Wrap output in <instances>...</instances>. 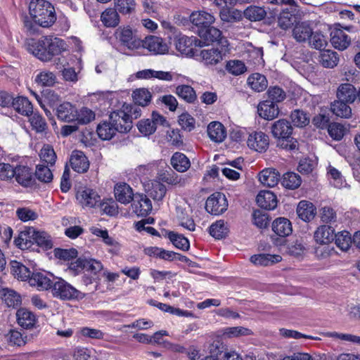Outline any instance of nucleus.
<instances>
[{"mask_svg":"<svg viewBox=\"0 0 360 360\" xmlns=\"http://www.w3.org/2000/svg\"><path fill=\"white\" fill-rule=\"evenodd\" d=\"M198 35L202 39L210 42H217L220 46L229 47V43L226 37L222 36L221 31L210 25L205 29L198 30Z\"/></svg>","mask_w":360,"mask_h":360,"instance_id":"4468645a","label":"nucleus"},{"mask_svg":"<svg viewBox=\"0 0 360 360\" xmlns=\"http://www.w3.org/2000/svg\"><path fill=\"white\" fill-rule=\"evenodd\" d=\"M29 284L36 288L38 290H46L51 288L53 282L44 272L35 271L28 281Z\"/></svg>","mask_w":360,"mask_h":360,"instance_id":"cd10ccee","label":"nucleus"},{"mask_svg":"<svg viewBox=\"0 0 360 360\" xmlns=\"http://www.w3.org/2000/svg\"><path fill=\"white\" fill-rule=\"evenodd\" d=\"M114 192L116 200L124 205L131 202L135 196L131 186L126 183L117 184Z\"/></svg>","mask_w":360,"mask_h":360,"instance_id":"6ab92c4d","label":"nucleus"},{"mask_svg":"<svg viewBox=\"0 0 360 360\" xmlns=\"http://www.w3.org/2000/svg\"><path fill=\"white\" fill-rule=\"evenodd\" d=\"M176 49L184 55L189 57L198 56L196 46H200V41L194 37H179L175 43Z\"/></svg>","mask_w":360,"mask_h":360,"instance_id":"9b49d317","label":"nucleus"},{"mask_svg":"<svg viewBox=\"0 0 360 360\" xmlns=\"http://www.w3.org/2000/svg\"><path fill=\"white\" fill-rule=\"evenodd\" d=\"M144 253L149 257H154L165 260H173L175 257V253L165 250L158 247H148L144 249Z\"/></svg>","mask_w":360,"mask_h":360,"instance_id":"de8ad7c7","label":"nucleus"},{"mask_svg":"<svg viewBox=\"0 0 360 360\" xmlns=\"http://www.w3.org/2000/svg\"><path fill=\"white\" fill-rule=\"evenodd\" d=\"M131 202L133 212L136 213L137 216L145 217L152 210L153 207L151 201L144 194L136 193Z\"/></svg>","mask_w":360,"mask_h":360,"instance_id":"2eb2a0df","label":"nucleus"},{"mask_svg":"<svg viewBox=\"0 0 360 360\" xmlns=\"http://www.w3.org/2000/svg\"><path fill=\"white\" fill-rule=\"evenodd\" d=\"M352 241L350 233L346 231L339 232L335 237L337 247L344 252L349 249Z\"/></svg>","mask_w":360,"mask_h":360,"instance_id":"13d9d810","label":"nucleus"},{"mask_svg":"<svg viewBox=\"0 0 360 360\" xmlns=\"http://www.w3.org/2000/svg\"><path fill=\"white\" fill-rule=\"evenodd\" d=\"M257 112L259 117L266 120H272L279 114L278 105L269 100L259 103Z\"/></svg>","mask_w":360,"mask_h":360,"instance_id":"4be33fe9","label":"nucleus"},{"mask_svg":"<svg viewBox=\"0 0 360 360\" xmlns=\"http://www.w3.org/2000/svg\"><path fill=\"white\" fill-rule=\"evenodd\" d=\"M75 117L74 121H76L77 124H86L95 119V114L91 110L82 108L79 111L76 109Z\"/></svg>","mask_w":360,"mask_h":360,"instance_id":"e2e57ef3","label":"nucleus"},{"mask_svg":"<svg viewBox=\"0 0 360 360\" xmlns=\"http://www.w3.org/2000/svg\"><path fill=\"white\" fill-rule=\"evenodd\" d=\"M70 162L72 169L78 173H84L89 167L87 158L83 152L79 150L72 152Z\"/></svg>","mask_w":360,"mask_h":360,"instance_id":"b1692460","label":"nucleus"},{"mask_svg":"<svg viewBox=\"0 0 360 360\" xmlns=\"http://www.w3.org/2000/svg\"><path fill=\"white\" fill-rule=\"evenodd\" d=\"M334 239V229L328 225L321 226L316 230V243L326 244Z\"/></svg>","mask_w":360,"mask_h":360,"instance_id":"3c124183","label":"nucleus"},{"mask_svg":"<svg viewBox=\"0 0 360 360\" xmlns=\"http://www.w3.org/2000/svg\"><path fill=\"white\" fill-rule=\"evenodd\" d=\"M347 103L340 100L331 103L330 110L334 115L342 118H349L352 115V109Z\"/></svg>","mask_w":360,"mask_h":360,"instance_id":"c03bdc74","label":"nucleus"},{"mask_svg":"<svg viewBox=\"0 0 360 360\" xmlns=\"http://www.w3.org/2000/svg\"><path fill=\"white\" fill-rule=\"evenodd\" d=\"M228 232V226L223 220H218L210 226V233L216 239L226 237Z\"/></svg>","mask_w":360,"mask_h":360,"instance_id":"6e6d98bb","label":"nucleus"},{"mask_svg":"<svg viewBox=\"0 0 360 360\" xmlns=\"http://www.w3.org/2000/svg\"><path fill=\"white\" fill-rule=\"evenodd\" d=\"M52 294L55 297L63 300H82L85 294L75 288L65 280L57 278L51 286Z\"/></svg>","mask_w":360,"mask_h":360,"instance_id":"7ed1b4c3","label":"nucleus"},{"mask_svg":"<svg viewBox=\"0 0 360 360\" xmlns=\"http://www.w3.org/2000/svg\"><path fill=\"white\" fill-rule=\"evenodd\" d=\"M117 112H122L125 115L123 118L126 122L129 123V131L131 127V120L137 119L141 115V110L139 106L129 104L123 105L122 110Z\"/></svg>","mask_w":360,"mask_h":360,"instance_id":"09e8293b","label":"nucleus"},{"mask_svg":"<svg viewBox=\"0 0 360 360\" xmlns=\"http://www.w3.org/2000/svg\"><path fill=\"white\" fill-rule=\"evenodd\" d=\"M34 82L41 86H52L56 82V77L53 72L44 70L36 75Z\"/></svg>","mask_w":360,"mask_h":360,"instance_id":"864d4df0","label":"nucleus"},{"mask_svg":"<svg viewBox=\"0 0 360 360\" xmlns=\"http://www.w3.org/2000/svg\"><path fill=\"white\" fill-rule=\"evenodd\" d=\"M177 219L180 226L184 229L193 231L195 229V224L193 219L189 217L187 214L184 213V210L180 207H176Z\"/></svg>","mask_w":360,"mask_h":360,"instance_id":"052dcab7","label":"nucleus"},{"mask_svg":"<svg viewBox=\"0 0 360 360\" xmlns=\"http://www.w3.org/2000/svg\"><path fill=\"white\" fill-rule=\"evenodd\" d=\"M10 264L11 273L15 278L23 281H29L32 272L27 266L15 260L11 261Z\"/></svg>","mask_w":360,"mask_h":360,"instance_id":"ea45409f","label":"nucleus"},{"mask_svg":"<svg viewBox=\"0 0 360 360\" xmlns=\"http://www.w3.org/2000/svg\"><path fill=\"white\" fill-rule=\"evenodd\" d=\"M3 292L2 299L8 307L15 308L21 304V297L15 291L5 288L3 289Z\"/></svg>","mask_w":360,"mask_h":360,"instance_id":"5fc2aeb1","label":"nucleus"},{"mask_svg":"<svg viewBox=\"0 0 360 360\" xmlns=\"http://www.w3.org/2000/svg\"><path fill=\"white\" fill-rule=\"evenodd\" d=\"M258 179L264 186L274 187L280 180V174L274 168H265L259 173Z\"/></svg>","mask_w":360,"mask_h":360,"instance_id":"a878e982","label":"nucleus"},{"mask_svg":"<svg viewBox=\"0 0 360 360\" xmlns=\"http://www.w3.org/2000/svg\"><path fill=\"white\" fill-rule=\"evenodd\" d=\"M272 230L281 237H286L292 232V226L290 221L285 217H278L272 223Z\"/></svg>","mask_w":360,"mask_h":360,"instance_id":"7c9ffc66","label":"nucleus"},{"mask_svg":"<svg viewBox=\"0 0 360 360\" xmlns=\"http://www.w3.org/2000/svg\"><path fill=\"white\" fill-rule=\"evenodd\" d=\"M132 98L135 104L144 107L150 103L152 94L148 89L139 88L133 91Z\"/></svg>","mask_w":360,"mask_h":360,"instance_id":"37998d69","label":"nucleus"},{"mask_svg":"<svg viewBox=\"0 0 360 360\" xmlns=\"http://www.w3.org/2000/svg\"><path fill=\"white\" fill-rule=\"evenodd\" d=\"M338 100L346 103H353L356 98V91L351 84H342L337 90Z\"/></svg>","mask_w":360,"mask_h":360,"instance_id":"c9c22d12","label":"nucleus"},{"mask_svg":"<svg viewBox=\"0 0 360 360\" xmlns=\"http://www.w3.org/2000/svg\"><path fill=\"white\" fill-rule=\"evenodd\" d=\"M101 21L106 27H115L120 21V15L116 8H108L101 15Z\"/></svg>","mask_w":360,"mask_h":360,"instance_id":"58836bf2","label":"nucleus"},{"mask_svg":"<svg viewBox=\"0 0 360 360\" xmlns=\"http://www.w3.org/2000/svg\"><path fill=\"white\" fill-rule=\"evenodd\" d=\"M77 200L82 207H94L101 202L99 195L93 189L84 188L79 190L76 194Z\"/></svg>","mask_w":360,"mask_h":360,"instance_id":"dca6fc26","label":"nucleus"},{"mask_svg":"<svg viewBox=\"0 0 360 360\" xmlns=\"http://www.w3.org/2000/svg\"><path fill=\"white\" fill-rule=\"evenodd\" d=\"M16 318L18 323L25 329L33 328L37 323L36 315L25 308L17 311Z\"/></svg>","mask_w":360,"mask_h":360,"instance_id":"393cba45","label":"nucleus"},{"mask_svg":"<svg viewBox=\"0 0 360 360\" xmlns=\"http://www.w3.org/2000/svg\"><path fill=\"white\" fill-rule=\"evenodd\" d=\"M321 64L327 68H333L338 64L339 56L337 52L330 49L321 50L319 56Z\"/></svg>","mask_w":360,"mask_h":360,"instance_id":"4c0bfd02","label":"nucleus"},{"mask_svg":"<svg viewBox=\"0 0 360 360\" xmlns=\"http://www.w3.org/2000/svg\"><path fill=\"white\" fill-rule=\"evenodd\" d=\"M250 262L256 266H269L280 262L282 257L279 255L258 254L252 255Z\"/></svg>","mask_w":360,"mask_h":360,"instance_id":"f704fd0d","label":"nucleus"},{"mask_svg":"<svg viewBox=\"0 0 360 360\" xmlns=\"http://www.w3.org/2000/svg\"><path fill=\"white\" fill-rule=\"evenodd\" d=\"M252 334L249 328L243 326L226 327L223 329V336L228 338L247 336Z\"/></svg>","mask_w":360,"mask_h":360,"instance_id":"bf43d9fd","label":"nucleus"},{"mask_svg":"<svg viewBox=\"0 0 360 360\" xmlns=\"http://www.w3.org/2000/svg\"><path fill=\"white\" fill-rule=\"evenodd\" d=\"M207 134L210 139L216 143H221L226 137V130L219 122H212L209 124Z\"/></svg>","mask_w":360,"mask_h":360,"instance_id":"2f4dec72","label":"nucleus"},{"mask_svg":"<svg viewBox=\"0 0 360 360\" xmlns=\"http://www.w3.org/2000/svg\"><path fill=\"white\" fill-rule=\"evenodd\" d=\"M248 147L256 152L264 153L269 146V136L263 131H252L246 140Z\"/></svg>","mask_w":360,"mask_h":360,"instance_id":"9d476101","label":"nucleus"},{"mask_svg":"<svg viewBox=\"0 0 360 360\" xmlns=\"http://www.w3.org/2000/svg\"><path fill=\"white\" fill-rule=\"evenodd\" d=\"M171 165L179 172H186L191 166L188 158L181 153H175L171 158Z\"/></svg>","mask_w":360,"mask_h":360,"instance_id":"79ce46f5","label":"nucleus"},{"mask_svg":"<svg viewBox=\"0 0 360 360\" xmlns=\"http://www.w3.org/2000/svg\"><path fill=\"white\" fill-rule=\"evenodd\" d=\"M34 244L44 250H50L53 246V243L50 235L45 231L35 229Z\"/></svg>","mask_w":360,"mask_h":360,"instance_id":"49530a36","label":"nucleus"},{"mask_svg":"<svg viewBox=\"0 0 360 360\" xmlns=\"http://www.w3.org/2000/svg\"><path fill=\"white\" fill-rule=\"evenodd\" d=\"M136 77L140 79H158L166 82H177L180 78L183 77V76L173 72H166L161 70L157 71L152 69H146L138 71L136 73Z\"/></svg>","mask_w":360,"mask_h":360,"instance_id":"1a4fd4ad","label":"nucleus"},{"mask_svg":"<svg viewBox=\"0 0 360 360\" xmlns=\"http://www.w3.org/2000/svg\"><path fill=\"white\" fill-rule=\"evenodd\" d=\"M176 94L188 103H193L196 98L194 89L188 85H181L176 87Z\"/></svg>","mask_w":360,"mask_h":360,"instance_id":"0e129e2a","label":"nucleus"},{"mask_svg":"<svg viewBox=\"0 0 360 360\" xmlns=\"http://www.w3.org/2000/svg\"><path fill=\"white\" fill-rule=\"evenodd\" d=\"M327 174L330 183L335 188H341L346 186V181L342 175V173L335 168L334 167L329 165L327 169Z\"/></svg>","mask_w":360,"mask_h":360,"instance_id":"8fccbe9b","label":"nucleus"},{"mask_svg":"<svg viewBox=\"0 0 360 360\" xmlns=\"http://www.w3.org/2000/svg\"><path fill=\"white\" fill-rule=\"evenodd\" d=\"M47 37V53L50 55V60L54 56L60 54L62 52L66 50L67 46L65 42L58 37H53L51 36Z\"/></svg>","mask_w":360,"mask_h":360,"instance_id":"72a5a7b5","label":"nucleus"},{"mask_svg":"<svg viewBox=\"0 0 360 360\" xmlns=\"http://www.w3.org/2000/svg\"><path fill=\"white\" fill-rule=\"evenodd\" d=\"M29 13L33 21L43 27H49L56 20L53 6L46 0H31Z\"/></svg>","mask_w":360,"mask_h":360,"instance_id":"f257e3e1","label":"nucleus"},{"mask_svg":"<svg viewBox=\"0 0 360 360\" xmlns=\"http://www.w3.org/2000/svg\"><path fill=\"white\" fill-rule=\"evenodd\" d=\"M47 37H42L38 40L30 39L27 43V51L42 61L50 60V55L47 53Z\"/></svg>","mask_w":360,"mask_h":360,"instance_id":"f8f14e48","label":"nucleus"},{"mask_svg":"<svg viewBox=\"0 0 360 360\" xmlns=\"http://www.w3.org/2000/svg\"><path fill=\"white\" fill-rule=\"evenodd\" d=\"M95 356V351L93 349L77 347L72 353L74 360H91Z\"/></svg>","mask_w":360,"mask_h":360,"instance_id":"774afa93","label":"nucleus"},{"mask_svg":"<svg viewBox=\"0 0 360 360\" xmlns=\"http://www.w3.org/2000/svg\"><path fill=\"white\" fill-rule=\"evenodd\" d=\"M125 115L122 112L110 113L108 122H103L97 127L98 136L102 140H110L117 132L127 133L129 131V123L123 118Z\"/></svg>","mask_w":360,"mask_h":360,"instance_id":"f03ea898","label":"nucleus"},{"mask_svg":"<svg viewBox=\"0 0 360 360\" xmlns=\"http://www.w3.org/2000/svg\"><path fill=\"white\" fill-rule=\"evenodd\" d=\"M292 128L290 122L285 120H279L271 127V133L275 138L279 140L290 139Z\"/></svg>","mask_w":360,"mask_h":360,"instance_id":"5701e85b","label":"nucleus"},{"mask_svg":"<svg viewBox=\"0 0 360 360\" xmlns=\"http://www.w3.org/2000/svg\"><path fill=\"white\" fill-rule=\"evenodd\" d=\"M256 202L258 206L265 210H274L277 206V198L270 191H261L257 195Z\"/></svg>","mask_w":360,"mask_h":360,"instance_id":"bb28decb","label":"nucleus"},{"mask_svg":"<svg viewBox=\"0 0 360 360\" xmlns=\"http://www.w3.org/2000/svg\"><path fill=\"white\" fill-rule=\"evenodd\" d=\"M329 121L330 117L328 114L326 115L325 112H320L319 116H316V127L321 129L327 128L329 135L334 140L339 141L342 139L346 132L345 127L337 122L329 124Z\"/></svg>","mask_w":360,"mask_h":360,"instance_id":"0eeeda50","label":"nucleus"},{"mask_svg":"<svg viewBox=\"0 0 360 360\" xmlns=\"http://www.w3.org/2000/svg\"><path fill=\"white\" fill-rule=\"evenodd\" d=\"M290 118L294 126L303 127L309 123V117L302 110H295L292 112Z\"/></svg>","mask_w":360,"mask_h":360,"instance_id":"338daca9","label":"nucleus"},{"mask_svg":"<svg viewBox=\"0 0 360 360\" xmlns=\"http://www.w3.org/2000/svg\"><path fill=\"white\" fill-rule=\"evenodd\" d=\"M12 105L14 109L20 114L25 116H30L33 112V107L31 102L27 98L24 96H18L15 98Z\"/></svg>","mask_w":360,"mask_h":360,"instance_id":"a19ab883","label":"nucleus"},{"mask_svg":"<svg viewBox=\"0 0 360 360\" xmlns=\"http://www.w3.org/2000/svg\"><path fill=\"white\" fill-rule=\"evenodd\" d=\"M115 39L129 51H136L142 47L143 42L129 27H119L115 32Z\"/></svg>","mask_w":360,"mask_h":360,"instance_id":"20e7f679","label":"nucleus"},{"mask_svg":"<svg viewBox=\"0 0 360 360\" xmlns=\"http://www.w3.org/2000/svg\"><path fill=\"white\" fill-rule=\"evenodd\" d=\"M14 178L20 186L28 187L34 181V174L30 167L19 165L15 167Z\"/></svg>","mask_w":360,"mask_h":360,"instance_id":"f3484780","label":"nucleus"},{"mask_svg":"<svg viewBox=\"0 0 360 360\" xmlns=\"http://www.w3.org/2000/svg\"><path fill=\"white\" fill-rule=\"evenodd\" d=\"M248 84L254 91L257 92L265 90L268 84L266 77L259 73H254L249 76Z\"/></svg>","mask_w":360,"mask_h":360,"instance_id":"a18cd8bd","label":"nucleus"},{"mask_svg":"<svg viewBox=\"0 0 360 360\" xmlns=\"http://www.w3.org/2000/svg\"><path fill=\"white\" fill-rule=\"evenodd\" d=\"M244 16L251 21H259L266 15V11L264 7L250 6L244 11Z\"/></svg>","mask_w":360,"mask_h":360,"instance_id":"603ef678","label":"nucleus"},{"mask_svg":"<svg viewBox=\"0 0 360 360\" xmlns=\"http://www.w3.org/2000/svg\"><path fill=\"white\" fill-rule=\"evenodd\" d=\"M227 208L228 201L225 195L222 193H214L206 200L205 209L212 214H221Z\"/></svg>","mask_w":360,"mask_h":360,"instance_id":"6e6552de","label":"nucleus"},{"mask_svg":"<svg viewBox=\"0 0 360 360\" xmlns=\"http://www.w3.org/2000/svg\"><path fill=\"white\" fill-rule=\"evenodd\" d=\"M229 52V47L218 48L212 47L202 49L198 53L199 60L207 67H212L220 63Z\"/></svg>","mask_w":360,"mask_h":360,"instance_id":"39448f33","label":"nucleus"},{"mask_svg":"<svg viewBox=\"0 0 360 360\" xmlns=\"http://www.w3.org/2000/svg\"><path fill=\"white\" fill-rule=\"evenodd\" d=\"M58 118L64 122H73L75 120L76 108L69 102H65L57 108Z\"/></svg>","mask_w":360,"mask_h":360,"instance_id":"e433bc0d","label":"nucleus"},{"mask_svg":"<svg viewBox=\"0 0 360 360\" xmlns=\"http://www.w3.org/2000/svg\"><path fill=\"white\" fill-rule=\"evenodd\" d=\"M297 214L302 221L309 222L315 217V207L312 202L301 200L297 207Z\"/></svg>","mask_w":360,"mask_h":360,"instance_id":"473e14b6","label":"nucleus"},{"mask_svg":"<svg viewBox=\"0 0 360 360\" xmlns=\"http://www.w3.org/2000/svg\"><path fill=\"white\" fill-rule=\"evenodd\" d=\"M190 19L191 22L198 27V30L205 29L215 21V18L212 14L204 11L193 12L191 15Z\"/></svg>","mask_w":360,"mask_h":360,"instance_id":"412c9836","label":"nucleus"},{"mask_svg":"<svg viewBox=\"0 0 360 360\" xmlns=\"http://www.w3.org/2000/svg\"><path fill=\"white\" fill-rule=\"evenodd\" d=\"M158 126L167 127L168 122L162 115L153 112L150 118L143 119L138 122L137 128L143 136L153 134Z\"/></svg>","mask_w":360,"mask_h":360,"instance_id":"423d86ee","label":"nucleus"},{"mask_svg":"<svg viewBox=\"0 0 360 360\" xmlns=\"http://www.w3.org/2000/svg\"><path fill=\"white\" fill-rule=\"evenodd\" d=\"M39 157L41 162L47 165L52 166L55 164L56 155L53 148L49 145H44L40 150Z\"/></svg>","mask_w":360,"mask_h":360,"instance_id":"69168bd1","label":"nucleus"},{"mask_svg":"<svg viewBox=\"0 0 360 360\" xmlns=\"http://www.w3.org/2000/svg\"><path fill=\"white\" fill-rule=\"evenodd\" d=\"M330 41L335 49L343 51L349 46L351 38L342 29L335 28L330 32Z\"/></svg>","mask_w":360,"mask_h":360,"instance_id":"aec40b11","label":"nucleus"},{"mask_svg":"<svg viewBox=\"0 0 360 360\" xmlns=\"http://www.w3.org/2000/svg\"><path fill=\"white\" fill-rule=\"evenodd\" d=\"M219 17L223 22H232L239 20L241 18V13L237 9L228 7L221 8Z\"/></svg>","mask_w":360,"mask_h":360,"instance_id":"680f3d73","label":"nucleus"},{"mask_svg":"<svg viewBox=\"0 0 360 360\" xmlns=\"http://www.w3.org/2000/svg\"><path fill=\"white\" fill-rule=\"evenodd\" d=\"M145 191L155 200H161L166 193L165 186L159 181L153 180L144 184Z\"/></svg>","mask_w":360,"mask_h":360,"instance_id":"c756f323","label":"nucleus"},{"mask_svg":"<svg viewBox=\"0 0 360 360\" xmlns=\"http://www.w3.org/2000/svg\"><path fill=\"white\" fill-rule=\"evenodd\" d=\"M141 48L146 49L155 55L165 54L169 51V46L163 39L157 36H149L142 41Z\"/></svg>","mask_w":360,"mask_h":360,"instance_id":"ddd939ff","label":"nucleus"},{"mask_svg":"<svg viewBox=\"0 0 360 360\" xmlns=\"http://www.w3.org/2000/svg\"><path fill=\"white\" fill-rule=\"evenodd\" d=\"M292 34L297 41H306L313 34V27L309 22H298L293 28Z\"/></svg>","mask_w":360,"mask_h":360,"instance_id":"c85d7f7f","label":"nucleus"},{"mask_svg":"<svg viewBox=\"0 0 360 360\" xmlns=\"http://www.w3.org/2000/svg\"><path fill=\"white\" fill-rule=\"evenodd\" d=\"M35 229L27 227L21 231L18 237L15 238V244L22 250H28L32 248L34 240Z\"/></svg>","mask_w":360,"mask_h":360,"instance_id":"a211bd4d","label":"nucleus"},{"mask_svg":"<svg viewBox=\"0 0 360 360\" xmlns=\"http://www.w3.org/2000/svg\"><path fill=\"white\" fill-rule=\"evenodd\" d=\"M302 183L300 176L295 172H287L283 174L281 184L289 189H295L298 188Z\"/></svg>","mask_w":360,"mask_h":360,"instance_id":"4d7b16f0","label":"nucleus"}]
</instances>
